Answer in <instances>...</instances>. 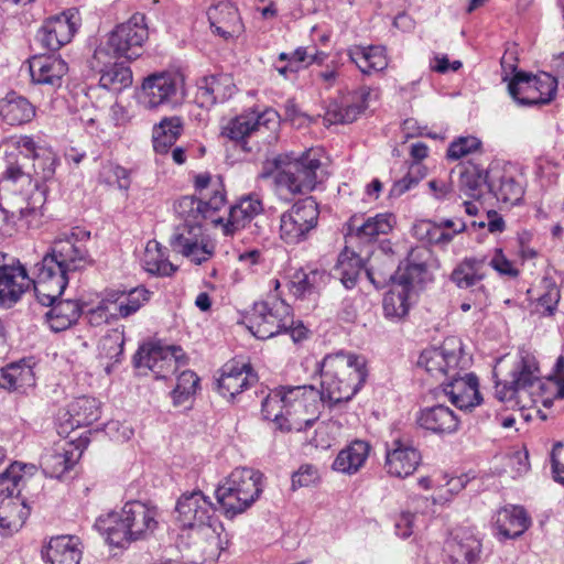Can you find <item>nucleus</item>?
Here are the masks:
<instances>
[{
    "label": "nucleus",
    "instance_id": "48",
    "mask_svg": "<svg viewBox=\"0 0 564 564\" xmlns=\"http://www.w3.org/2000/svg\"><path fill=\"white\" fill-rule=\"evenodd\" d=\"M350 59L364 74L381 72L388 66L384 48L381 46H356L349 51Z\"/></svg>",
    "mask_w": 564,
    "mask_h": 564
},
{
    "label": "nucleus",
    "instance_id": "60",
    "mask_svg": "<svg viewBox=\"0 0 564 564\" xmlns=\"http://www.w3.org/2000/svg\"><path fill=\"white\" fill-rule=\"evenodd\" d=\"M481 142L476 137H460L453 141L447 149V158L451 160L462 159L470 153L476 152Z\"/></svg>",
    "mask_w": 564,
    "mask_h": 564
},
{
    "label": "nucleus",
    "instance_id": "44",
    "mask_svg": "<svg viewBox=\"0 0 564 564\" xmlns=\"http://www.w3.org/2000/svg\"><path fill=\"white\" fill-rule=\"evenodd\" d=\"M67 414L72 429L88 426L99 419L100 402L93 397H78L68 404Z\"/></svg>",
    "mask_w": 564,
    "mask_h": 564
},
{
    "label": "nucleus",
    "instance_id": "1",
    "mask_svg": "<svg viewBox=\"0 0 564 564\" xmlns=\"http://www.w3.org/2000/svg\"><path fill=\"white\" fill-rule=\"evenodd\" d=\"M324 404L313 386L280 387L264 398L261 413L282 432H302L318 420Z\"/></svg>",
    "mask_w": 564,
    "mask_h": 564
},
{
    "label": "nucleus",
    "instance_id": "54",
    "mask_svg": "<svg viewBox=\"0 0 564 564\" xmlns=\"http://www.w3.org/2000/svg\"><path fill=\"white\" fill-rule=\"evenodd\" d=\"M151 292L144 286H137L129 291L123 290L117 315L127 318L135 314L151 297Z\"/></svg>",
    "mask_w": 564,
    "mask_h": 564
},
{
    "label": "nucleus",
    "instance_id": "27",
    "mask_svg": "<svg viewBox=\"0 0 564 564\" xmlns=\"http://www.w3.org/2000/svg\"><path fill=\"white\" fill-rule=\"evenodd\" d=\"M83 543L76 535H57L50 539L42 549L45 564H79Z\"/></svg>",
    "mask_w": 564,
    "mask_h": 564
},
{
    "label": "nucleus",
    "instance_id": "7",
    "mask_svg": "<svg viewBox=\"0 0 564 564\" xmlns=\"http://www.w3.org/2000/svg\"><path fill=\"white\" fill-rule=\"evenodd\" d=\"M544 383L538 360L529 350L520 349L513 367L510 371V379L505 382H497L495 388L496 397L502 402L516 401L523 406L533 402V395L540 394Z\"/></svg>",
    "mask_w": 564,
    "mask_h": 564
},
{
    "label": "nucleus",
    "instance_id": "39",
    "mask_svg": "<svg viewBox=\"0 0 564 564\" xmlns=\"http://www.w3.org/2000/svg\"><path fill=\"white\" fill-rule=\"evenodd\" d=\"M430 280L431 274L426 263L416 261L414 252H411L409 258L395 270V285L411 294H415Z\"/></svg>",
    "mask_w": 564,
    "mask_h": 564
},
{
    "label": "nucleus",
    "instance_id": "30",
    "mask_svg": "<svg viewBox=\"0 0 564 564\" xmlns=\"http://www.w3.org/2000/svg\"><path fill=\"white\" fill-rule=\"evenodd\" d=\"M257 381L250 365L226 364L217 379V390L224 398L231 400Z\"/></svg>",
    "mask_w": 564,
    "mask_h": 564
},
{
    "label": "nucleus",
    "instance_id": "4",
    "mask_svg": "<svg viewBox=\"0 0 564 564\" xmlns=\"http://www.w3.org/2000/svg\"><path fill=\"white\" fill-rule=\"evenodd\" d=\"M247 327L259 339L285 333L294 343H300L307 334L303 323L294 321L291 306L279 295H268L265 300L256 302L247 317Z\"/></svg>",
    "mask_w": 564,
    "mask_h": 564
},
{
    "label": "nucleus",
    "instance_id": "26",
    "mask_svg": "<svg viewBox=\"0 0 564 564\" xmlns=\"http://www.w3.org/2000/svg\"><path fill=\"white\" fill-rule=\"evenodd\" d=\"M416 423L432 434L444 436L456 433L460 420L448 406L437 404L421 409L416 414Z\"/></svg>",
    "mask_w": 564,
    "mask_h": 564
},
{
    "label": "nucleus",
    "instance_id": "2",
    "mask_svg": "<svg viewBox=\"0 0 564 564\" xmlns=\"http://www.w3.org/2000/svg\"><path fill=\"white\" fill-rule=\"evenodd\" d=\"M366 364L365 357L343 351L324 357L319 393L325 403L333 406L349 401L368 377Z\"/></svg>",
    "mask_w": 564,
    "mask_h": 564
},
{
    "label": "nucleus",
    "instance_id": "25",
    "mask_svg": "<svg viewBox=\"0 0 564 564\" xmlns=\"http://www.w3.org/2000/svg\"><path fill=\"white\" fill-rule=\"evenodd\" d=\"M108 52L105 47L95 50L91 67L100 73V87L115 94L121 93L132 84V72L124 63L107 64Z\"/></svg>",
    "mask_w": 564,
    "mask_h": 564
},
{
    "label": "nucleus",
    "instance_id": "37",
    "mask_svg": "<svg viewBox=\"0 0 564 564\" xmlns=\"http://www.w3.org/2000/svg\"><path fill=\"white\" fill-rule=\"evenodd\" d=\"M263 212V204L254 195L241 197L229 209L227 221L224 224V234L234 235L243 229L251 220Z\"/></svg>",
    "mask_w": 564,
    "mask_h": 564
},
{
    "label": "nucleus",
    "instance_id": "33",
    "mask_svg": "<svg viewBox=\"0 0 564 564\" xmlns=\"http://www.w3.org/2000/svg\"><path fill=\"white\" fill-rule=\"evenodd\" d=\"M207 15L213 31L225 40L238 35L243 29L238 9L229 1L210 7Z\"/></svg>",
    "mask_w": 564,
    "mask_h": 564
},
{
    "label": "nucleus",
    "instance_id": "8",
    "mask_svg": "<svg viewBox=\"0 0 564 564\" xmlns=\"http://www.w3.org/2000/svg\"><path fill=\"white\" fill-rule=\"evenodd\" d=\"M275 173L273 175L276 193L282 197L286 194L297 195L312 192L317 184V172L321 161L307 151L299 158L280 155L274 159Z\"/></svg>",
    "mask_w": 564,
    "mask_h": 564
},
{
    "label": "nucleus",
    "instance_id": "12",
    "mask_svg": "<svg viewBox=\"0 0 564 564\" xmlns=\"http://www.w3.org/2000/svg\"><path fill=\"white\" fill-rule=\"evenodd\" d=\"M318 216V205L312 196L299 199L280 216V238L288 245L307 240L317 227Z\"/></svg>",
    "mask_w": 564,
    "mask_h": 564
},
{
    "label": "nucleus",
    "instance_id": "17",
    "mask_svg": "<svg viewBox=\"0 0 564 564\" xmlns=\"http://www.w3.org/2000/svg\"><path fill=\"white\" fill-rule=\"evenodd\" d=\"M170 246L195 264H202L214 254V245L206 238L199 224L178 225L170 238Z\"/></svg>",
    "mask_w": 564,
    "mask_h": 564
},
{
    "label": "nucleus",
    "instance_id": "42",
    "mask_svg": "<svg viewBox=\"0 0 564 564\" xmlns=\"http://www.w3.org/2000/svg\"><path fill=\"white\" fill-rule=\"evenodd\" d=\"M369 451L370 446L367 442L354 441L337 454L332 467L336 471L352 475L364 466Z\"/></svg>",
    "mask_w": 564,
    "mask_h": 564
},
{
    "label": "nucleus",
    "instance_id": "56",
    "mask_svg": "<svg viewBox=\"0 0 564 564\" xmlns=\"http://www.w3.org/2000/svg\"><path fill=\"white\" fill-rule=\"evenodd\" d=\"M130 174V170L115 162H107L102 165L99 177L104 183L115 185L119 189L128 192L131 185Z\"/></svg>",
    "mask_w": 564,
    "mask_h": 564
},
{
    "label": "nucleus",
    "instance_id": "40",
    "mask_svg": "<svg viewBox=\"0 0 564 564\" xmlns=\"http://www.w3.org/2000/svg\"><path fill=\"white\" fill-rule=\"evenodd\" d=\"M52 308L45 313L50 328L55 332H63L74 325L83 314V306L74 300L55 301Z\"/></svg>",
    "mask_w": 564,
    "mask_h": 564
},
{
    "label": "nucleus",
    "instance_id": "34",
    "mask_svg": "<svg viewBox=\"0 0 564 564\" xmlns=\"http://www.w3.org/2000/svg\"><path fill=\"white\" fill-rule=\"evenodd\" d=\"M273 111H263L257 113L254 111L242 113L231 119L224 128L223 134L232 141L240 142L243 150L246 148V138L265 126L274 117Z\"/></svg>",
    "mask_w": 564,
    "mask_h": 564
},
{
    "label": "nucleus",
    "instance_id": "61",
    "mask_svg": "<svg viewBox=\"0 0 564 564\" xmlns=\"http://www.w3.org/2000/svg\"><path fill=\"white\" fill-rule=\"evenodd\" d=\"M362 108L359 105L334 106L326 112V120L333 123H350L361 113Z\"/></svg>",
    "mask_w": 564,
    "mask_h": 564
},
{
    "label": "nucleus",
    "instance_id": "11",
    "mask_svg": "<svg viewBox=\"0 0 564 564\" xmlns=\"http://www.w3.org/2000/svg\"><path fill=\"white\" fill-rule=\"evenodd\" d=\"M470 358L464 352L462 341L456 337L446 338L440 347L424 349L417 366L424 368L431 377L445 380L449 372L465 371L469 368Z\"/></svg>",
    "mask_w": 564,
    "mask_h": 564
},
{
    "label": "nucleus",
    "instance_id": "58",
    "mask_svg": "<svg viewBox=\"0 0 564 564\" xmlns=\"http://www.w3.org/2000/svg\"><path fill=\"white\" fill-rule=\"evenodd\" d=\"M199 383V378L191 370L183 371L177 377L176 387L172 391L174 405L184 404L195 392Z\"/></svg>",
    "mask_w": 564,
    "mask_h": 564
},
{
    "label": "nucleus",
    "instance_id": "46",
    "mask_svg": "<svg viewBox=\"0 0 564 564\" xmlns=\"http://www.w3.org/2000/svg\"><path fill=\"white\" fill-rule=\"evenodd\" d=\"M491 176L489 192L492 193L498 200L511 205L520 202L523 195V187L512 175L494 169Z\"/></svg>",
    "mask_w": 564,
    "mask_h": 564
},
{
    "label": "nucleus",
    "instance_id": "18",
    "mask_svg": "<svg viewBox=\"0 0 564 564\" xmlns=\"http://www.w3.org/2000/svg\"><path fill=\"white\" fill-rule=\"evenodd\" d=\"M196 198L194 195H186L177 199L174 204L175 213L184 220V224H199L205 219H210L215 224H223V218H215V214L220 210L226 203V194L220 186L212 191L208 200Z\"/></svg>",
    "mask_w": 564,
    "mask_h": 564
},
{
    "label": "nucleus",
    "instance_id": "3",
    "mask_svg": "<svg viewBox=\"0 0 564 564\" xmlns=\"http://www.w3.org/2000/svg\"><path fill=\"white\" fill-rule=\"evenodd\" d=\"M158 511L141 501L127 502L120 512H110L99 517L95 527L106 535L109 544L122 547L126 544L145 539L158 527Z\"/></svg>",
    "mask_w": 564,
    "mask_h": 564
},
{
    "label": "nucleus",
    "instance_id": "52",
    "mask_svg": "<svg viewBox=\"0 0 564 564\" xmlns=\"http://www.w3.org/2000/svg\"><path fill=\"white\" fill-rule=\"evenodd\" d=\"M144 268L149 273L160 276H170L177 269L164 257L155 241H150L147 246Z\"/></svg>",
    "mask_w": 564,
    "mask_h": 564
},
{
    "label": "nucleus",
    "instance_id": "41",
    "mask_svg": "<svg viewBox=\"0 0 564 564\" xmlns=\"http://www.w3.org/2000/svg\"><path fill=\"white\" fill-rule=\"evenodd\" d=\"M35 117V107L15 91H10L2 98V121L10 126H22Z\"/></svg>",
    "mask_w": 564,
    "mask_h": 564
},
{
    "label": "nucleus",
    "instance_id": "20",
    "mask_svg": "<svg viewBox=\"0 0 564 564\" xmlns=\"http://www.w3.org/2000/svg\"><path fill=\"white\" fill-rule=\"evenodd\" d=\"M177 521L184 528L194 530L200 525H207L214 521L215 507L209 497L200 490L183 494L176 503Z\"/></svg>",
    "mask_w": 564,
    "mask_h": 564
},
{
    "label": "nucleus",
    "instance_id": "10",
    "mask_svg": "<svg viewBox=\"0 0 564 564\" xmlns=\"http://www.w3.org/2000/svg\"><path fill=\"white\" fill-rule=\"evenodd\" d=\"M35 470L34 465H26L19 462L12 463L2 471V496L7 494V501L2 499V531L8 534L18 532L25 523L30 508L25 500L20 497L21 485L24 484L26 475H32Z\"/></svg>",
    "mask_w": 564,
    "mask_h": 564
},
{
    "label": "nucleus",
    "instance_id": "38",
    "mask_svg": "<svg viewBox=\"0 0 564 564\" xmlns=\"http://www.w3.org/2000/svg\"><path fill=\"white\" fill-rule=\"evenodd\" d=\"M32 80L37 84L59 85L68 67L65 61L54 55L34 56L30 61Z\"/></svg>",
    "mask_w": 564,
    "mask_h": 564
},
{
    "label": "nucleus",
    "instance_id": "9",
    "mask_svg": "<svg viewBox=\"0 0 564 564\" xmlns=\"http://www.w3.org/2000/svg\"><path fill=\"white\" fill-rule=\"evenodd\" d=\"M89 240L90 231L84 228L75 227L69 231L61 232L43 261L67 276L70 272L85 270L94 263L86 247Z\"/></svg>",
    "mask_w": 564,
    "mask_h": 564
},
{
    "label": "nucleus",
    "instance_id": "45",
    "mask_svg": "<svg viewBox=\"0 0 564 564\" xmlns=\"http://www.w3.org/2000/svg\"><path fill=\"white\" fill-rule=\"evenodd\" d=\"M534 77L523 72H517L508 84V91L514 101L522 106L543 105V98L539 95Z\"/></svg>",
    "mask_w": 564,
    "mask_h": 564
},
{
    "label": "nucleus",
    "instance_id": "31",
    "mask_svg": "<svg viewBox=\"0 0 564 564\" xmlns=\"http://www.w3.org/2000/svg\"><path fill=\"white\" fill-rule=\"evenodd\" d=\"M80 453L72 443H57L41 457L43 473L51 478H59L73 468Z\"/></svg>",
    "mask_w": 564,
    "mask_h": 564
},
{
    "label": "nucleus",
    "instance_id": "16",
    "mask_svg": "<svg viewBox=\"0 0 564 564\" xmlns=\"http://www.w3.org/2000/svg\"><path fill=\"white\" fill-rule=\"evenodd\" d=\"M188 551L194 563L215 562L229 544L228 533L220 521L200 525L188 533Z\"/></svg>",
    "mask_w": 564,
    "mask_h": 564
},
{
    "label": "nucleus",
    "instance_id": "19",
    "mask_svg": "<svg viewBox=\"0 0 564 564\" xmlns=\"http://www.w3.org/2000/svg\"><path fill=\"white\" fill-rule=\"evenodd\" d=\"M485 278V259L475 257L464 258L449 275L451 282L458 289L470 291L474 296V305L479 310L487 304L488 300L487 289L482 284Z\"/></svg>",
    "mask_w": 564,
    "mask_h": 564
},
{
    "label": "nucleus",
    "instance_id": "50",
    "mask_svg": "<svg viewBox=\"0 0 564 564\" xmlns=\"http://www.w3.org/2000/svg\"><path fill=\"white\" fill-rule=\"evenodd\" d=\"M412 296L413 294L409 293V291L394 284L383 297L382 307L384 316L391 321L402 319L409 313Z\"/></svg>",
    "mask_w": 564,
    "mask_h": 564
},
{
    "label": "nucleus",
    "instance_id": "63",
    "mask_svg": "<svg viewBox=\"0 0 564 564\" xmlns=\"http://www.w3.org/2000/svg\"><path fill=\"white\" fill-rule=\"evenodd\" d=\"M489 265L502 276L513 279L519 275V270L514 267L513 262L505 256L500 248L495 249Z\"/></svg>",
    "mask_w": 564,
    "mask_h": 564
},
{
    "label": "nucleus",
    "instance_id": "59",
    "mask_svg": "<svg viewBox=\"0 0 564 564\" xmlns=\"http://www.w3.org/2000/svg\"><path fill=\"white\" fill-rule=\"evenodd\" d=\"M124 335L117 329L105 335L99 343V354L101 357L118 362L123 352Z\"/></svg>",
    "mask_w": 564,
    "mask_h": 564
},
{
    "label": "nucleus",
    "instance_id": "47",
    "mask_svg": "<svg viewBox=\"0 0 564 564\" xmlns=\"http://www.w3.org/2000/svg\"><path fill=\"white\" fill-rule=\"evenodd\" d=\"M34 383L32 367L24 360L2 367V389L22 393L26 388L33 387Z\"/></svg>",
    "mask_w": 564,
    "mask_h": 564
},
{
    "label": "nucleus",
    "instance_id": "6",
    "mask_svg": "<svg viewBox=\"0 0 564 564\" xmlns=\"http://www.w3.org/2000/svg\"><path fill=\"white\" fill-rule=\"evenodd\" d=\"M3 143L8 145L6 153L9 165L6 170V180L19 183L21 189L29 187L32 183L31 175L23 171V164L20 163L17 151L22 154L23 160H28L32 154L34 159V169L42 180H48L55 172L57 156L48 148L36 147L34 140L29 135L12 137Z\"/></svg>",
    "mask_w": 564,
    "mask_h": 564
},
{
    "label": "nucleus",
    "instance_id": "14",
    "mask_svg": "<svg viewBox=\"0 0 564 564\" xmlns=\"http://www.w3.org/2000/svg\"><path fill=\"white\" fill-rule=\"evenodd\" d=\"M148 36L145 15L137 12L109 34L107 45L115 56L134 59L141 55L142 45Z\"/></svg>",
    "mask_w": 564,
    "mask_h": 564
},
{
    "label": "nucleus",
    "instance_id": "62",
    "mask_svg": "<svg viewBox=\"0 0 564 564\" xmlns=\"http://www.w3.org/2000/svg\"><path fill=\"white\" fill-rule=\"evenodd\" d=\"M561 299L556 284L545 282V291L538 299V306L542 307L544 315H553Z\"/></svg>",
    "mask_w": 564,
    "mask_h": 564
},
{
    "label": "nucleus",
    "instance_id": "53",
    "mask_svg": "<svg viewBox=\"0 0 564 564\" xmlns=\"http://www.w3.org/2000/svg\"><path fill=\"white\" fill-rule=\"evenodd\" d=\"M324 278V272L318 270L297 271L290 282V291L297 297L310 295L318 289Z\"/></svg>",
    "mask_w": 564,
    "mask_h": 564
},
{
    "label": "nucleus",
    "instance_id": "64",
    "mask_svg": "<svg viewBox=\"0 0 564 564\" xmlns=\"http://www.w3.org/2000/svg\"><path fill=\"white\" fill-rule=\"evenodd\" d=\"M533 84L539 88L538 93L543 98V104L550 102L557 90V80L555 77L547 73L533 76Z\"/></svg>",
    "mask_w": 564,
    "mask_h": 564
},
{
    "label": "nucleus",
    "instance_id": "35",
    "mask_svg": "<svg viewBox=\"0 0 564 564\" xmlns=\"http://www.w3.org/2000/svg\"><path fill=\"white\" fill-rule=\"evenodd\" d=\"M448 564H478L481 542L468 532L455 534L445 544Z\"/></svg>",
    "mask_w": 564,
    "mask_h": 564
},
{
    "label": "nucleus",
    "instance_id": "5",
    "mask_svg": "<svg viewBox=\"0 0 564 564\" xmlns=\"http://www.w3.org/2000/svg\"><path fill=\"white\" fill-rule=\"evenodd\" d=\"M262 474L252 468H236L217 486V503L227 518L250 508L262 492Z\"/></svg>",
    "mask_w": 564,
    "mask_h": 564
},
{
    "label": "nucleus",
    "instance_id": "51",
    "mask_svg": "<svg viewBox=\"0 0 564 564\" xmlns=\"http://www.w3.org/2000/svg\"><path fill=\"white\" fill-rule=\"evenodd\" d=\"M492 173L494 169L489 171H482L476 166L466 169L460 173V191L469 198L479 199L482 195V188L489 189Z\"/></svg>",
    "mask_w": 564,
    "mask_h": 564
},
{
    "label": "nucleus",
    "instance_id": "55",
    "mask_svg": "<svg viewBox=\"0 0 564 564\" xmlns=\"http://www.w3.org/2000/svg\"><path fill=\"white\" fill-rule=\"evenodd\" d=\"M393 268L394 263L392 259L384 256L381 263L371 264L366 268L365 274L376 289H382L390 282H392L393 285L395 284V270H393Z\"/></svg>",
    "mask_w": 564,
    "mask_h": 564
},
{
    "label": "nucleus",
    "instance_id": "43",
    "mask_svg": "<svg viewBox=\"0 0 564 564\" xmlns=\"http://www.w3.org/2000/svg\"><path fill=\"white\" fill-rule=\"evenodd\" d=\"M365 269L362 258L346 247L338 256L334 275L339 279L347 290H351L357 285Z\"/></svg>",
    "mask_w": 564,
    "mask_h": 564
},
{
    "label": "nucleus",
    "instance_id": "28",
    "mask_svg": "<svg viewBox=\"0 0 564 564\" xmlns=\"http://www.w3.org/2000/svg\"><path fill=\"white\" fill-rule=\"evenodd\" d=\"M236 91L234 79L228 74L204 76L197 82L196 99L202 107L209 108L224 102Z\"/></svg>",
    "mask_w": 564,
    "mask_h": 564
},
{
    "label": "nucleus",
    "instance_id": "13",
    "mask_svg": "<svg viewBox=\"0 0 564 564\" xmlns=\"http://www.w3.org/2000/svg\"><path fill=\"white\" fill-rule=\"evenodd\" d=\"M184 77L177 72H161L143 79L138 93L139 104L149 110L175 105L183 98Z\"/></svg>",
    "mask_w": 564,
    "mask_h": 564
},
{
    "label": "nucleus",
    "instance_id": "15",
    "mask_svg": "<svg viewBox=\"0 0 564 564\" xmlns=\"http://www.w3.org/2000/svg\"><path fill=\"white\" fill-rule=\"evenodd\" d=\"M134 365L151 370L156 379H164L174 373L180 365H185V354L180 346H167L162 343L142 345L134 355Z\"/></svg>",
    "mask_w": 564,
    "mask_h": 564
},
{
    "label": "nucleus",
    "instance_id": "32",
    "mask_svg": "<svg viewBox=\"0 0 564 564\" xmlns=\"http://www.w3.org/2000/svg\"><path fill=\"white\" fill-rule=\"evenodd\" d=\"M395 224V218L390 213L377 214L368 217L361 224H358V217L350 218L348 224V237L356 238L360 242L368 243L375 241L381 235H388Z\"/></svg>",
    "mask_w": 564,
    "mask_h": 564
},
{
    "label": "nucleus",
    "instance_id": "22",
    "mask_svg": "<svg viewBox=\"0 0 564 564\" xmlns=\"http://www.w3.org/2000/svg\"><path fill=\"white\" fill-rule=\"evenodd\" d=\"M441 386L452 404L460 410L471 409L481 401L478 378L467 370L458 371L457 375L449 372Z\"/></svg>",
    "mask_w": 564,
    "mask_h": 564
},
{
    "label": "nucleus",
    "instance_id": "24",
    "mask_svg": "<svg viewBox=\"0 0 564 564\" xmlns=\"http://www.w3.org/2000/svg\"><path fill=\"white\" fill-rule=\"evenodd\" d=\"M2 252V307H11L32 284L26 269L19 260Z\"/></svg>",
    "mask_w": 564,
    "mask_h": 564
},
{
    "label": "nucleus",
    "instance_id": "23",
    "mask_svg": "<svg viewBox=\"0 0 564 564\" xmlns=\"http://www.w3.org/2000/svg\"><path fill=\"white\" fill-rule=\"evenodd\" d=\"M421 453L409 442L394 438L386 444L384 468L390 476L405 478L411 476L421 463Z\"/></svg>",
    "mask_w": 564,
    "mask_h": 564
},
{
    "label": "nucleus",
    "instance_id": "36",
    "mask_svg": "<svg viewBox=\"0 0 564 564\" xmlns=\"http://www.w3.org/2000/svg\"><path fill=\"white\" fill-rule=\"evenodd\" d=\"M494 524L501 539H516L528 530L531 520L522 507L510 506L497 511Z\"/></svg>",
    "mask_w": 564,
    "mask_h": 564
},
{
    "label": "nucleus",
    "instance_id": "29",
    "mask_svg": "<svg viewBox=\"0 0 564 564\" xmlns=\"http://www.w3.org/2000/svg\"><path fill=\"white\" fill-rule=\"evenodd\" d=\"M37 301L43 306H51L63 294L68 284V276L46 265L42 260L39 264L37 280L32 281Z\"/></svg>",
    "mask_w": 564,
    "mask_h": 564
},
{
    "label": "nucleus",
    "instance_id": "49",
    "mask_svg": "<svg viewBox=\"0 0 564 564\" xmlns=\"http://www.w3.org/2000/svg\"><path fill=\"white\" fill-rule=\"evenodd\" d=\"M183 130L180 117L163 118L153 127L152 141L156 153H165L177 140Z\"/></svg>",
    "mask_w": 564,
    "mask_h": 564
},
{
    "label": "nucleus",
    "instance_id": "57",
    "mask_svg": "<svg viewBox=\"0 0 564 564\" xmlns=\"http://www.w3.org/2000/svg\"><path fill=\"white\" fill-rule=\"evenodd\" d=\"M419 239L431 245H447L453 240V235L443 230L442 225L431 220H423L414 227Z\"/></svg>",
    "mask_w": 564,
    "mask_h": 564
},
{
    "label": "nucleus",
    "instance_id": "21",
    "mask_svg": "<svg viewBox=\"0 0 564 564\" xmlns=\"http://www.w3.org/2000/svg\"><path fill=\"white\" fill-rule=\"evenodd\" d=\"M79 25L78 12L67 10L45 21L37 31V41L50 51H57L69 43Z\"/></svg>",
    "mask_w": 564,
    "mask_h": 564
}]
</instances>
